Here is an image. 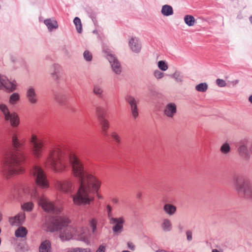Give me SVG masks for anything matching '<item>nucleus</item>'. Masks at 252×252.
Wrapping results in <instances>:
<instances>
[{
    "label": "nucleus",
    "mask_w": 252,
    "mask_h": 252,
    "mask_svg": "<svg viewBox=\"0 0 252 252\" xmlns=\"http://www.w3.org/2000/svg\"><path fill=\"white\" fill-rule=\"evenodd\" d=\"M129 46L132 52L138 53L141 49V43L137 37H131L129 41Z\"/></svg>",
    "instance_id": "obj_19"
},
{
    "label": "nucleus",
    "mask_w": 252,
    "mask_h": 252,
    "mask_svg": "<svg viewBox=\"0 0 252 252\" xmlns=\"http://www.w3.org/2000/svg\"><path fill=\"white\" fill-rule=\"evenodd\" d=\"M90 223L91 226L93 229V231L94 232V230L96 229V222L94 220H92Z\"/></svg>",
    "instance_id": "obj_45"
},
{
    "label": "nucleus",
    "mask_w": 252,
    "mask_h": 252,
    "mask_svg": "<svg viewBox=\"0 0 252 252\" xmlns=\"http://www.w3.org/2000/svg\"><path fill=\"white\" fill-rule=\"evenodd\" d=\"M158 66L161 71H166L168 67L166 63L164 61H159L158 63Z\"/></svg>",
    "instance_id": "obj_37"
},
{
    "label": "nucleus",
    "mask_w": 252,
    "mask_h": 252,
    "mask_svg": "<svg viewBox=\"0 0 252 252\" xmlns=\"http://www.w3.org/2000/svg\"><path fill=\"white\" fill-rule=\"evenodd\" d=\"M102 130H107L109 127V122L105 118L98 119Z\"/></svg>",
    "instance_id": "obj_34"
},
{
    "label": "nucleus",
    "mask_w": 252,
    "mask_h": 252,
    "mask_svg": "<svg viewBox=\"0 0 252 252\" xmlns=\"http://www.w3.org/2000/svg\"><path fill=\"white\" fill-rule=\"evenodd\" d=\"M55 100L59 104L63 105L65 102V95L62 94H58L55 96Z\"/></svg>",
    "instance_id": "obj_33"
},
{
    "label": "nucleus",
    "mask_w": 252,
    "mask_h": 252,
    "mask_svg": "<svg viewBox=\"0 0 252 252\" xmlns=\"http://www.w3.org/2000/svg\"><path fill=\"white\" fill-rule=\"evenodd\" d=\"M69 163L72 173L79 184V188L75 195H71L75 204H89L94 199L92 195L94 191L97 192L101 182L96 177L84 170L81 160L74 154L61 148H55L51 150L46 162V165L56 172L63 171Z\"/></svg>",
    "instance_id": "obj_1"
},
{
    "label": "nucleus",
    "mask_w": 252,
    "mask_h": 252,
    "mask_svg": "<svg viewBox=\"0 0 252 252\" xmlns=\"http://www.w3.org/2000/svg\"><path fill=\"white\" fill-rule=\"evenodd\" d=\"M125 99L130 106V112L133 118L136 119L139 115L137 102L136 99L131 95H126L125 97Z\"/></svg>",
    "instance_id": "obj_12"
},
{
    "label": "nucleus",
    "mask_w": 252,
    "mask_h": 252,
    "mask_svg": "<svg viewBox=\"0 0 252 252\" xmlns=\"http://www.w3.org/2000/svg\"><path fill=\"white\" fill-rule=\"evenodd\" d=\"M187 238L189 241L192 240V232L190 230H188L186 232Z\"/></svg>",
    "instance_id": "obj_43"
},
{
    "label": "nucleus",
    "mask_w": 252,
    "mask_h": 252,
    "mask_svg": "<svg viewBox=\"0 0 252 252\" xmlns=\"http://www.w3.org/2000/svg\"><path fill=\"white\" fill-rule=\"evenodd\" d=\"M177 111V105L174 102H169L166 104L163 111L164 115L169 119H173Z\"/></svg>",
    "instance_id": "obj_14"
},
{
    "label": "nucleus",
    "mask_w": 252,
    "mask_h": 252,
    "mask_svg": "<svg viewBox=\"0 0 252 252\" xmlns=\"http://www.w3.org/2000/svg\"><path fill=\"white\" fill-rule=\"evenodd\" d=\"M43 23L47 27L49 32H52L56 30L59 27L58 22L53 18L46 19L44 20Z\"/></svg>",
    "instance_id": "obj_20"
},
{
    "label": "nucleus",
    "mask_w": 252,
    "mask_h": 252,
    "mask_svg": "<svg viewBox=\"0 0 252 252\" xmlns=\"http://www.w3.org/2000/svg\"><path fill=\"white\" fill-rule=\"evenodd\" d=\"M237 151L244 160H249L252 154V138L245 137L240 140L237 143Z\"/></svg>",
    "instance_id": "obj_5"
},
{
    "label": "nucleus",
    "mask_w": 252,
    "mask_h": 252,
    "mask_svg": "<svg viewBox=\"0 0 252 252\" xmlns=\"http://www.w3.org/2000/svg\"><path fill=\"white\" fill-rule=\"evenodd\" d=\"M231 151V147L229 143L225 142L220 148V151L224 155L228 154Z\"/></svg>",
    "instance_id": "obj_31"
},
{
    "label": "nucleus",
    "mask_w": 252,
    "mask_h": 252,
    "mask_svg": "<svg viewBox=\"0 0 252 252\" xmlns=\"http://www.w3.org/2000/svg\"><path fill=\"white\" fill-rule=\"evenodd\" d=\"M212 252H220L217 249H214L212 250Z\"/></svg>",
    "instance_id": "obj_58"
},
{
    "label": "nucleus",
    "mask_w": 252,
    "mask_h": 252,
    "mask_svg": "<svg viewBox=\"0 0 252 252\" xmlns=\"http://www.w3.org/2000/svg\"><path fill=\"white\" fill-rule=\"evenodd\" d=\"M122 252H129L128 251H124Z\"/></svg>",
    "instance_id": "obj_62"
},
{
    "label": "nucleus",
    "mask_w": 252,
    "mask_h": 252,
    "mask_svg": "<svg viewBox=\"0 0 252 252\" xmlns=\"http://www.w3.org/2000/svg\"><path fill=\"white\" fill-rule=\"evenodd\" d=\"M91 17L92 19V20L94 21V20H95V18L94 17V16H91Z\"/></svg>",
    "instance_id": "obj_57"
},
{
    "label": "nucleus",
    "mask_w": 252,
    "mask_h": 252,
    "mask_svg": "<svg viewBox=\"0 0 252 252\" xmlns=\"http://www.w3.org/2000/svg\"><path fill=\"white\" fill-rule=\"evenodd\" d=\"M93 32L95 34H97L98 32L96 30L93 31Z\"/></svg>",
    "instance_id": "obj_59"
},
{
    "label": "nucleus",
    "mask_w": 252,
    "mask_h": 252,
    "mask_svg": "<svg viewBox=\"0 0 252 252\" xmlns=\"http://www.w3.org/2000/svg\"><path fill=\"white\" fill-rule=\"evenodd\" d=\"M249 101L252 104V94L249 96Z\"/></svg>",
    "instance_id": "obj_52"
},
{
    "label": "nucleus",
    "mask_w": 252,
    "mask_h": 252,
    "mask_svg": "<svg viewBox=\"0 0 252 252\" xmlns=\"http://www.w3.org/2000/svg\"><path fill=\"white\" fill-rule=\"evenodd\" d=\"M73 23L75 25L76 30L79 33L82 32V26L81 20L79 18L76 17L73 20Z\"/></svg>",
    "instance_id": "obj_32"
},
{
    "label": "nucleus",
    "mask_w": 252,
    "mask_h": 252,
    "mask_svg": "<svg viewBox=\"0 0 252 252\" xmlns=\"http://www.w3.org/2000/svg\"><path fill=\"white\" fill-rule=\"evenodd\" d=\"M39 252H52L51 242L48 240L41 242L39 247Z\"/></svg>",
    "instance_id": "obj_21"
},
{
    "label": "nucleus",
    "mask_w": 252,
    "mask_h": 252,
    "mask_svg": "<svg viewBox=\"0 0 252 252\" xmlns=\"http://www.w3.org/2000/svg\"><path fill=\"white\" fill-rule=\"evenodd\" d=\"M107 130H102V134L104 135H107Z\"/></svg>",
    "instance_id": "obj_51"
},
{
    "label": "nucleus",
    "mask_w": 252,
    "mask_h": 252,
    "mask_svg": "<svg viewBox=\"0 0 252 252\" xmlns=\"http://www.w3.org/2000/svg\"><path fill=\"white\" fill-rule=\"evenodd\" d=\"M83 55L84 59L86 62H90L92 61L93 55L90 51L88 50H85L84 52Z\"/></svg>",
    "instance_id": "obj_36"
},
{
    "label": "nucleus",
    "mask_w": 252,
    "mask_h": 252,
    "mask_svg": "<svg viewBox=\"0 0 252 252\" xmlns=\"http://www.w3.org/2000/svg\"><path fill=\"white\" fill-rule=\"evenodd\" d=\"M63 52L66 56H67L68 58L71 57L70 52L67 49H66V48H64L63 49Z\"/></svg>",
    "instance_id": "obj_46"
},
{
    "label": "nucleus",
    "mask_w": 252,
    "mask_h": 252,
    "mask_svg": "<svg viewBox=\"0 0 252 252\" xmlns=\"http://www.w3.org/2000/svg\"><path fill=\"white\" fill-rule=\"evenodd\" d=\"M176 210V207L171 204H165L163 206L164 211L169 216H173L175 214Z\"/></svg>",
    "instance_id": "obj_23"
},
{
    "label": "nucleus",
    "mask_w": 252,
    "mask_h": 252,
    "mask_svg": "<svg viewBox=\"0 0 252 252\" xmlns=\"http://www.w3.org/2000/svg\"><path fill=\"white\" fill-rule=\"evenodd\" d=\"M106 208H107V212H108V216L109 217H110V215L111 214V210H112L111 207L109 205H108L107 206Z\"/></svg>",
    "instance_id": "obj_48"
},
{
    "label": "nucleus",
    "mask_w": 252,
    "mask_h": 252,
    "mask_svg": "<svg viewBox=\"0 0 252 252\" xmlns=\"http://www.w3.org/2000/svg\"><path fill=\"white\" fill-rule=\"evenodd\" d=\"M67 252H91L90 249L88 248H75L69 249Z\"/></svg>",
    "instance_id": "obj_38"
},
{
    "label": "nucleus",
    "mask_w": 252,
    "mask_h": 252,
    "mask_svg": "<svg viewBox=\"0 0 252 252\" xmlns=\"http://www.w3.org/2000/svg\"><path fill=\"white\" fill-rule=\"evenodd\" d=\"M25 214L24 212L19 213L14 217H11L9 219V222L13 226H21L25 220Z\"/></svg>",
    "instance_id": "obj_15"
},
{
    "label": "nucleus",
    "mask_w": 252,
    "mask_h": 252,
    "mask_svg": "<svg viewBox=\"0 0 252 252\" xmlns=\"http://www.w3.org/2000/svg\"><path fill=\"white\" fill-rule=\"evenodd\" d=\"M28 233V230L26 227L20 226L15 232V236L17 238H24Z\"/></svg>",
    "instance_id": "obj_24"
},
{
    "label": "nucleus",
    "mask_w": 252,
    "mask_h": 252,
    "mask_svg": "<svg viewBox=\"0 0 252 252\" xmlns=\"http://www.w3.org/2000/svg\"><path fill=\"white\" fill-rule=\"evenodd\" d=\"M31 173L36 184L40 188L45 189L48 187V182L46 175L40 167L36 165L34 166L31 170Z\"/></svg>",
    "instance_id": "obj_7"
},
{
    "label": "nucleus",
    "mask_w": 252,
    "mask_h": 252,
    "mask_svg": "<svg viewBox=\"0 0 252 252\" xmlns=\"http://www.w3.org/2000/svg\"><path fill=\"white\" fill-rule=\"evenodd\" d=\"M154 76L157 79H160L163 77L164 73L157 69L154 72Z\"/></svg>",
    "instance_id": "obj_41"
},
{
    "label": "nucleus",
    "mask_w": 252,
    "mask_h": 252,
    "mask_svg": "<svg viewBox=\"0 0 252 252\" xmlns=\"http://www.w3.org/2000/svg\"><path fill=\"white\" fill-rule=\"evenodd\" d=\"M111 137L117 143L119 144L121 142V138L120 135L116 132H113L111 134Z\"/></svg>",
    "instance_id": "obj_40"
},
{
    "label": "nucleus",
    "mask_w": 252,
    "mask_h": 252,
    "mask_svg": "<svg viewBox=\"0 0 252 252\" xmlns=\"http://www.w3.org/2000/svg\"><path fill=\"white\" fill-rule=\"evenodd\" d=\"M178 228L179 229V230H180L181 231H182V230H183V226H182L181 225H180H180L178 226Z\"/></svg>",
    "instance_id": "obj_53"
},
{
    "label": "nucleus",
    "mask_w": 252,
    "mask_h": 252,
    "mask_svg": "<svg viewBox=\"0 0 252 252\" xmlns=\"http://www.w3.org/2000/svg\"><path fill=\"white\" fill-rule=\"evenodd\" d=\"M103 52L110 63L113 71L117 75L120 74L122 72L121 65L113 51L107 47H103Z\"/></svg>",
    "instance_id": "obj_8"
},
{
    "label": "nucleus",
    "mask_w": 252,
    "mask_h": 252,
    "mask_svg": "<svg viewBox=\"0 0 252 252\" xmlns=\"http://www.w3.org/2000/svg\"><path fill=\"white\" fill-rule=\"evenodd\" d=\"M57 188L58 189L65 193H72L74 189L71 183L68 181L59 183Z\"/></svg>",
    "instance_id": "obj_17"
},
{
    "label": "nucleus",
    "mask_w": 252,
    "mask_h": 252,
    "mask_svg": "<svg viewBox=\"0 0 252 252\" xmlns=\"http://www.w3.org/2000/svg\"><path fill=\"white\" fill-rule=\"evenodd\" d=\"M20 99V95L17 93H14L10 95L9 103L11 105L15 104Z\"/></svg>",
    "instance_id": "obj_30"
},
{
    "label": "nucleus",
    "mask_w": 252,
    "mask_h": 252,
    "mask_svg": "<svg viewBox=\"0 0 252 252\" xmlns=\"http://www.w3.org/2000/svg\"><path fill=\"white\" fill-rule=\"evenodd\" d=\"M217 85L220 87H224L226 86V83L225 81L221 79H217L216 81Z\"/></svg>",
    "instance_id": "obj_42"
},
{
    "label": "nucleus",
    "mask_w": 252,
    "mask_h": 252,
    "mask_svg": "<svg viewBox=\"0 0 252 252\" xmlns=\"http://www.w3.org/2000/svg\"><path fill=\"white\" fill-rule=\"evenodd\" d=\"M161 227L162 230L164 232L171 231L172 226L171 220L167 218L163 219L161 223Z\"/></svg>",
    "instance_id": "obj_22"
},
{
    "label": "nucleus",
    "mask_w": 252,
    "mask_h": 252,
    "mask_svg": "<svg viewBox=\"0 0 252 252\" xmlns=\"http://www.w3.org/2000/svg\"><path fill=\"white\" fill-rule=\"evenodd\" d=\"M97 197L99 199H102L103 198V197L101 195H99L98 194H97Z\"/></svg>",
    "instance_id": "obj_55"
},
{
    "label": "nucleus",
    "mask_w": 252,
    "mask_h": 252,
    "mask_svg": "<svg viewBox=\"0 0 252 252\" xmlns=\"http://www.w3.org/2000/svg\"><path fill=\"white\" fill-rule=\"evenodd\" d=\"M0 111L2 114L5 122H9L10 125L16 127L19 124V119L15 113H11L8 106L3 103H0Z\"/></svg>",
    "instance_id": "obj_9"
},
{
    "label": "nucleus",
    "mask_w": 252,
    "mask_h": 252,
    "mask_svg": "<svg viewBox=\"0 0 252 252\" xmlns=\"http://www.w3.org/2000/svg\"><path fill=\"white\" fill-rule=\"evenodd\" d=\"M118 201V199L117 198H113L112 199V202L114 204H117Z\"/></svg>",
    "instance_id": "obj_50"
},
{
    "label": "nucleus",
    "mask_w": 252,
    "mask_h": 252,
    "mask_svg": "<svg viewBox=\"0 0 252 252\" xmlns=\"http://www.w3.org/2000/svg\"><path fill=\"white\" fill-rule=\"evenodd\" d=\"M31 196L35 198L38 205L46 212L53 214H58L60 211L56 208L52 202L42 195V193L37 192L36 190H32Z\"/></svg>",
    "instance_id": "obj_6"
},
{
    "label": "nucleus",
    "mask_w": 252,
    "mask_h": 252,
    "mask_svg": "<svg viewBox=\"0 0 252 252\" xmlns=\"http://www.w3.org/2000/svg\"><path fill=\"white\" fill-rule=\"evenodd\" d=\"M31 143L33 155L36 158H39L45 145L44 141L43 139L38 138L36 135H32L31 139Z\"/></svg>",
    "instance_id": "obj_10"
},
{
    "label": "nucleus",
    "mask_w": 252,
    "mask_h": 252,
    "mask_svg": "<svg viewBox=\"0 0 252 252\" xmlns=\"http://www.w3.org/2000/svg\"><path fill=\"white\" fill-rule=\"evenodd\" d=\"M233 183L240 197L246 200L252 199V185L249 180L242 175H235L233 178Z\"/></svg>",
    "instance_id": "obj_4"
},
{
    "label": "nucleus",
    "mask_w": 252,
    "mask_h": 252,
    "mask_svg": "<svg viewBox=\"0 0 252 252\" xmlns=\"http://www.w3.org/2000/svg\"><path fill=\"white\" fill-rule=\"evenodd\" d=\"M249 19L251 24H252V16L250 17Z\"/></svg>",
    "instance_id": "obj_60"
},
{
    "label": "nucleus",
    "mask_w": 252,
    "mask_h": 252,
    "mask_svg": "<svg viewBox=\"0 0 252 252\" xmlns=\"http://www.w3.org/2000/svg\"><path fill=\"white\" fill-rule=\"evenodd\" d=\"M96 252H105V246L100 245Z\"/></svg>",
    "instance_id": "obj_47"
},
{
    "label": "nucleus",
    "mask_w": 252,
    "mask_h": 252,
    "mask_svg": "<svg viewBox=\"0 0 252 252\" xmlns=\"http://www.w3.org/2000/svg\"><path fill=\"white\" fill-rule=\"evenodd\" d=\"M185 23L189 27L193 26L195 24V19L193 16L187 15L184 18Z\"/></svg>",
    "instance_id": "obj_29"
},
{
    "label": "nucleus",
    "mask_w": 252,
    "mask_h": 252,
    "mask_svg": "<svg viewBox=\"0 0 252 252\" xmlns=\"http://www.w3.org/2000/svg\"><path fill=\"white\" fill-rule=\"evenodd\" d=\"M11 60L12 62L13 63L15 62L16 61V59L13 57H11Z\"/></svg>",
    "instance_id": "obj_54"
},
{
    "label": "nucleus",
    "mask_w": 252,
    "mask_h": 252,
    "mask_svg": "<svg viewBox=\"0 0 252 252\" xmlns=\"http://www.w3.org/2000/svg\"><path fill=\"white\" fill-rule=\"evenodd\" d=\"M67 219L62 217L52 218L44 224L47 231H57L62 241H68L74 237L80 241L86 242L88 235L86 231L80 233L75 228L68 224Z\"/></svg>",
    "instance_id": "obj_3"
},
{
    "label": "nucleus",
    "mask_w": 252,
    "mask_h": 252,
    "mask_svg": "<svg viewBox=\"0 0 252 252\" xmlns=\"http://www.w3.org/2000/svg\"><path fill=\"white\" fill-rule=\"evenodd\" d=\"M33 208V204L31 202H27L22 205V208L23 210L26 211H31Z\"/></svg>",
    "instance_id": "obj_39"
},
{
    "label": "nucleus",
    "mask_w": 252,
    "mask_h": 252,
    "mask_svg": "<svg viewBox=\"0 0 252 252\" xmlns=\"http://www.w3.org/2000/svg\"><path fill=\"white\" fill-rule=\"evenodd\" d=\"M2 219V214L0 213V221Z\"/></svg>",
    "instance_id": "obj_61"
},
{
    "label": "nucleus",
    "mask_w": 252,
    "mask_h": 252,
    "mask_svg": "<svg viewBox=\"0 0 252 252\" xmlns=\"http://www.w3.org/2000/svg\"><path fill=\"white\" fill-rule=\"evenodd\" d=\"M11 143L12 150L2 161V173L6 178L22 172L25 159L23 152L24 142L20 141L17 134L13 133L11 136Z\"/></svg>",
    "instance_id": "obj_2"
},
{
    "label": "nucleus",
    "mask_w": 252,
    "mask_h": 252,
    "mask_svg": "<svg viewBox=\"0 0 252 252\" xmlns=\"http://www.w3.org/2000/svg\"><path fill=\"white\" fill-rule=\"evenodd\" d=\"M61 66L57 63L53 64L51 67L50 75L52 79L57 82H58L61 78Z\"/></svg>",
    "instance_id": "obj_18"
},
{
    "label": "nucleus",
    "mask_w": 252,
    "mask_h": 252,
    "mask_svg": "<svg viewBox=\"0 0 252 252\" xmlns=\"http://www.w3.org/2000/svg\"><path fill=\"white\" fill-rule=\"evenodd\" d=\"M93 92L99 98H101L103 97L104 90L98 84L94 85Z\"/></svg>",
    "instance_id": "obj_26"
},
{
    "label": "nucleus",
    "mask_w": 252,
    "mask_h": 252,
    "mask_svg": "<svg viewBox=\"0 0 252 252\" xmlns=\"http://www.w3.org/2000/svg\"><path fill=\"white\" fill-rule=\"evenodd\" d=\"M127 245L128 248L129 249H130V250L134 251L135 250V246L132 242H128L127 243Z\"/></svg>",
    "instance_id": "obj_44"
},
{
    "label": "nucleus",
    "mask_w": 252,
    "mask_h": 252,
    "mask_svg": "<svg viewBox=\"0 0 252 252\" xmlns=\"http://www.w3.org/2000/svg\"><path fill=\"white\" fill-rule=\"evenodd\" d=\"M207 89L208 85L206 83H202L195 86V89L199 92H205Z\"/></svg>",
    "instance_id": "obj_35"
},
{
    "label": "nucleus",
    "mask_w": 252,
    "mask_h": 252,
    "mask_svg": "<svg viewBox=\"0 0 252 252\" xmlns=\"http://www.w3.org/2000/svg\"><path fill=\"white\" fill-rule=\"evenodd\" d=\"M16 86L17 84L15 81H10L4 76L0 78V90L5 89L8 92H12L16 90Z\"/></svg>",
    "instance_id": "obj_11"
},
{
    "label": "nucleus",
    "mask_w": 252,
    "mask_h": 252,
    "mask_svg": "<svg viewBox=\"0 0 252 252\" xmlns=\"http://www.w3.org/2000/svg\"><path fill=\"white\" fill-rule=\"evenodd\" d=\"M170 76L178 83L182 84L183 82V76L179 71H175Z\"/></svg>",
    "instance_id": "obj_28"
},
{
    "label": "nucleus",
    "mask_w": 252,
    "mask_h": 252,
    "mask_svg": "<svg viewBox=\"0 0 252 252\" xmlns=\"http://www.w3.org/2000/svg\"><path fill=\"white\" fill-rule=\"evenodd\" d=\"M239 80H235L230 82V84L232 86H235L239 83Z\"/></svg>",
    "instance_id": "obj_49"
},
{
    "label": "nucleus",
    "mask_w": 252,
    "mask_h": 252,
    "mask_svg": "<svg viewBox=\"0 0 252 252\" xmlns=\"http://www.w3.org/2000/svg\"><path fill=\"white\" fill-rule=\"evenodd\" d=\"M37 94L35 88L33 86H29L26 91V97L29 102L35 104L37 102Z\"/></svg>",
    "instance_id": "obj_16"
},
{
    "label": "nucleus",
    "mask_w": 252,
    "mask_h": 252,
    "mask_svg": "<svg viewBox=\"0 0 252 252\" xmlns=\"http://www.w3.org/2000/svg\"><path fill=\"white\" fill-rule=\"evenodd\" d=\"M110 223L115 224L112 228V230L115 234L121 233L123 230V223L125 220L123 217L119 218H110Z\"/></svg>",
    "instance_id": "obj_13"
},
{
    "label": "nucleus",
    "mask_w": 252,
    "mask_h": 252,
    "mask_svg": "<svg viewBox=\"0 0 252 252\" xmlns=\"http://www.w3.org/2000/svg\"><path fill=\"white\" fill-rule=\"evenodd\" d=\"M95 113L98 119L104 118L106 110L104 107L98 106L95 108Z\"/></svg>",
    "instance_id": "obj_27"
},
{
    "label": "nucleus",
    "mask_w": 252,
    "mask_h": 252,
    "mask_svg": "<svg viewBox=\"0 0 252 252\" xmlns=\"http://www.w3.org/2000/svg\"><path fill=\"white\" fill-rule=\"evenodd\" d=\"M141 193H138L137 194V197L138 198H140L141 197Z\"/></svg>",
    "instance_id": "obj_56"
},
{
    "label": "nucleus",
    "mask_w": 252,
    "mask_h": 252,
    "mask_svg": "<svg viewBox=\"0 0 252 252\" xmlns=\"http://www.w3.org/2000/svg\"><path fill=\"white\" fill-rule=\"evenodd\" d=\"M161 12L163 15L169 16L173 15V10L171 6L165 4L162 6Z\"/></svg>",
    "instance_id": "obj_25"
}]
</instances>
